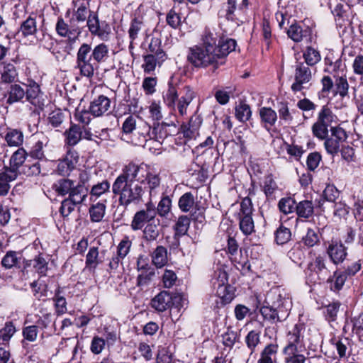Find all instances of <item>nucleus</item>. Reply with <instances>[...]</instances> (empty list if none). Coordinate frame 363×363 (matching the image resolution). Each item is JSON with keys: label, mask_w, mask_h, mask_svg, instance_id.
<instances>
[{"label": "nucleus", "mask_w": 363, "mask_h": 363, "mask_svg": "<svg viewBox=\"0 0 363 363\" xmlns=\"http://www.w3.org/2000/svg\"><path fill=\"white\" fill-rule=\"evenodd\" d=\"M154 220L147 213L144 211H139L136 212L131 222V228L133 230H141L145 225V223L150 222Z\"/></svg>", "instance_id": "obj_34"}, {"label": "nucleus", "mask_w": 363, "mask_h": 363, "mask_svg": "<svg viewBox=\"0 0 363 363\" xmlns=\"http://www.w3.org/2000/svg\"><path fill=\"white\" fill-rule=\"evenodd\" d=\"M25 98L35 107L43 110L45 106V100L43 98L40 86L35 82H31L30 84H25Z\"/></svg>", "instance_id": "obj_13"}, {"label": "nucleus", "mask_w": 363, "mask_h": 363, "mask_svg": "<svg viewBox=\"0 0 363 363\" xmlns=\"http://www.w3.org/2000/svg\"><path fill=\"white\" fill-rule=\"evenodd\" d=\"M187 60L196 67H206L213 65L217 68L220 65L223 64V62H218L214 50L201 45H196L189 49Z\"/></svg>", "instance_id": "obj_5"}, {"label": "nucleus", "mask_w": 363, "mask_h": 363, "mask_svg": "<svg viewBox=\"0 0 363 363\" xmlns=\"http://www.w3.org/2000/svg\"><path fill=\"white\" fill-rule=\"evenodd\" d=\"M288 36L294 42L298 43L303 39L310 40L312 35V30L309 27L303 28L296 23L290 26L287 30Z\"/></svg>", "instance_id": "obj_23"}, {"label": "nucleus", "mask_w": 363, "mask_h": 363, "mask_svg": "<svg viewBox=\"0 0 363 363\" xmlns=\"http://www.w3.org/2000/svg\"><path fill=\"white\" fill-rule=\"evenodd\" d=\"M85 177H86V174H80L79 182L77 184L74 183L67 197L79 204H81L84 201L89 192L88 187L85 185V182L86 180Z\"/></svg>", "instance_id": "obj_18"}, {"label": "nucleus", "mask_w": 363, "mask_h": 363, "mask_svg": "<svg viewBox=\"0 0 363 363\" xmlns=\"http://www.w3.org/2000/svg\"><path fill=\"white\" fill-rule=\"evenodd\" d=\"M312 74L311 69L303 62L298 63L296 65L294 82L291 88L294 92L301 91L306 88V84L311 81Z\"/></svg>", "instance_id": "obj_10"}, {"label": "nucleus", "mask_w": 363, "mask_h": 363, "mask_svg": "<svg viewBox=\"0 0 363 363\" xmlns=\"http://www.w3.org/2000/svg\"><path fill=\"white\" fill-rule=\"evenodd\" d=\"M150 125L138 115H129L122 124L121 138L135 145L144 146Z\"/></svg>", "instance_id": "obj_3"}, {"label": "nucleus", "mask_w": 363, "mask_h": 363, "mask_svg": "<svg viewBox=\"0 0 363 363\" xmlns=\"http://www.w3.org/2000/svg\"><path fill=\"white\" fill-rule=\"evenodd\" d=\"M90 33L102 40H107L111 33V27L106 21H102Z\"/></svg>", "instance_id": "obj_51"}, {"label": "nucleus", "mask_w": 363, "mask_h": 363, "mask_svg": "<svg viewBox=\"0 0 363 363\" xmlns=\"http://www.w3.org/2000/svg\"><path fill=\"white\" fill-rule=\"evenodd\" d=\"M235 115L239 121H247L252 115L250 106L243 101L240 102L235 108Z\"/></svg>", "instance_id": "obj_44"}, {"label": "nucleus", "mask_w": 363, "mask_h": 363, "mask_svg": "<svg viewBox=\"0 0 363 363\" xmlns=\"http://www.w3.org/2000/svg\"><path fill=\"white\" fill-rule=\"evenodd\" d=\"M178 93L176 87L172 84H169V87L163 98L164 103L169 108H174L176 101H178Z\"/></svg>", "instance_id": "obj_55"}, {"label": "nucleus", "mask_w": 363, "mask_h": 363, "mask_svg": "<svg viewBox=\"0 0 363 363\" xmlns=\"http://www.w3.org/2000/svg\"><path fill=\"white\" fill-rule=\"evenodd\" d=\"M145 26V23L141 17H134L130 21L128 31L129 39L132 40H137L141 32L144 30Z\"/></svg>", "instance_id": "obj_37"}, {"label": "nucleus", "mask_w": 363, "mask_h": 363, "mask_svg": "<svg viewBox=\"0 0 363 363\" xmlns=\"http://www.w3.org/2000/svg\"><path fill=\"white\" fill-rule=\"evenodd\" d=\"M176 132V126L173 123H157L154 124L152 130L150 126L148 135H146V142L149 140H155L160 142L169 135H172Z\"/></svg>", "instance_id": "obj_11"}, {"label": "nucleus", "mask_w": 363, "mask_h": 363, "mask_svg": "<svg viewBox=\"0 0 363 363\" xmlns=\"http://www.w3.org/2000/svg\"><path fill=\"white\" fill-rule=\"evenodd\" d=\"M289 259L297 264L299 266H301L302 262L305 258V252L302 249L301 246L299 244L295 245L287 254Z\"/></svg>", "instance_id": "obj_50"}, {"label": "nucleus", "mask_w": 363, "mask_h": 363, "mask_svg": "<svg viewBox=\"0 0 363 363\" xmlns=\"http://www.w3.org/2000/svg\"><path fill=\"white\" fill-rule=\"evenodd\" d=\"M110 187V183L107 180H104L92 186L90 191V195L91 196L98 198L102 194L108 192Z\"/></svg>", "instance_id": "obj_63"}, {"label": "nucleus", "mask_w": 363, "mask_h": 363, "mask_svg": "<svg viewBox=\"0 0 363 363\" xmlns=\"http://www.w3.org/2000/svg\"><path fill=\"white\" fill-rule=\"evenodd\" d=\"M16 332L15 326L12 322H6L4 327L0 330V344H6Z\"/></svg>", "instance_id": "obj_54"}, {"label": "nucleus", "mask_w": 363, "mask_h": 363, "mask_svg": "<svg viewBox=\"0 0 363 363\" xmlns=\"http://www.w3.org/2000/svg\"><path fill=\"white\" fill-rule=\"evenodd\" d=\"M167 57L159 59L158 57H155L153 55H145L143 56L144 63L142 65V68L146 74H150L154 72L157 65L161 66L163 62L165 61Z\"/></svg>", "instance_id": "obj_35"}, {"label": "nucleus", "mask_w": 363, "mask_h": 363, "mask_svg": "<svg viewBox=\"0 0 363 363\" xmlns=\"http://www.w3.org/2000/svg\"><path fill=\"white\" fill-rule=\"evenodd\" d=\"M49 141V138L43 133L38 135L36 140L29 150L28 156L36 160L46 161L45 150L48 146Z\"/></svg>", "instance_id": "obj_17"}, {"label": "nucleus", "mask_w": 363, "mask_h": 363, "mask_svg": "<svg viewBox=\"0 0 363 363\" xmlns=\"http://www.w3.org/2000/svg\"><path fill=\"white\" fill-rule=\"evenodd\" d=\"M349 89V84L346 78L339 77L336 79L335 83L334 94H339L342 98L347 96Z\"/></svg>", "instance_id": "obj_59"}, {"label": "nucleus", "mask_w": 363, "mask_h": 363, "mask_svg": "<svg viewBox=\"0 0 363 363\" xmlns=\"http://www.w3.org/2000/svg\"><path fill=\"white\" fill-rule=\"evenodd\" d=\"M37 31L36 16L32 13L21 22L17 34H21L23 38H28L35 35Z\"/></svg>", "instance_id": "obj_22"}, {"label": "nucleus", "mask_w": 363, "mask_h": 363, "mask_svg": "<svg viewBox=\"0 0 363 363\" xmlns=\"http://www.w3.org/2000/svg\"><path fill=\"white\" fill-rule=\"evenodd\" d=\"M103 262L99 256V248L91 247L86 255L85 267L89 271H94L97 266Z\"/></svg>", "instance_id": "obj_30"}, {"label": "nucleus", "mask_w": 363, "mask_h": 363, "mask_svg": "<svg viewBox=\"0 0 363 363\" xmlns=\"http://www.w3.org/2000/svg\"><path fill=\"white\" fill-rule=\"evenodd\" d=\"M295 210L298 217L309 218L313 214L314 206L311 201L304 200L296 203Z\"/></svg>", "instance_id": "obj_40"}, {"label": "nucleus", "mask_w": 363, "mask_h": 363, "mask_svg": "<svg viewBox=\"0 0 363 363\" xmlns=\"http://www.w3.org/2000/svg\"><path fill=\"white\" fill-rule=\"evenodd\" d=\"M184 94L177 101V108L180 116L186 115L187 108L196 96V93L189 86L184 88Z\"/></svg>", "instance_id": "obj_24"}, {"label": "nucleus", "mask_w": 363, "mask_h": 363, "mask_svg": "<svg viewBox=\"0 0 363 363\" xmlns=\"http://www.w3.org/2000/svg\"><path fill=\"white\" fill-rule=\"evenodd\" d=\"M303 58L306 62V65L308 67L316 65L320 60L321 57L318 50L308 46L303 52Z\"/></svg>", "instance_id": "obj_48"}, {"label": "nucleus", "mask_w": 363, "mask_h": 363, "mask_svg": "<svg viewBox=\"0 0 363 363\" xmlns=\"http://www.w3.org/2000/svg\"><path fill=\"white\" fill-rule=\"evenodd\" d=\"M48 263L40 254L33 259V268L40 276H45L48 269Z\"/></svg>", "instance_id": "obj_61"}, {"label": "nucleus", "mask_w": 363, "mask_h": 363, "mask_svg": "<svg viewBox=\"0 0 363 363\" xmlns=\"http://www.w3.org/2000/svg\"><path fill=\"white\" fill-rule=\"evenodd\" d=\"M110 50L108 45L101 43L94 48L91 43H82L77 52L76 67L80 74L87 78H92L99 66L108 62Z\"/></svg>", "instance_id": "obj_1"}, {"label": "nucleus", "mask_w": 363, "mask_h": 363, "mask_svg": "<svg viewBox=\"0 0 363 363\" xmlns=\"http://www.w3.org/2000/svg\"><path fill=\"white\" fill-rule=\"evenodd\" d=\"M89 3L86 2V4L82 3L79 5L76 11H74L73 13V16L74 17L76 21L78 23L85 22L88 18V16L91 11L89 9Z\"/></svg>", "instance_id": "obj_58"}, {"label": "nucleus", "mask_w": 363, "mask_h": 363, "mask_svg": "<svg viewBox=\"0 0 363 363\" xmlns=\"http://www.w3.org/2000/svg\"><path fill=\"white\" fill-rule=\"evenodd\" d=\"M1 84H12L18 79V71L16 67L11 63H3L0 70Z\"/></svg>", "instance_id": "obj_26"}, {"label": "nucleus", "mask_w": 363, "mask_h": 363, "mask_svg": "<svg viewBox=\"0 0 363 363\" xmlns=\"http://www.w3.org/2000/svg\"><path fill=\"white\" fill-rule=\"evenodd\" d=\"M190 223L189 216H180L173 227L174 230V238L178 240L181 237L185 235L189 230Z\"/></svg>", "instance_id": "obj_32"}, {"label": "nucleus", "mask_w": 363, "mask_h": 363, "mask_svg": "<svg viewBox=\"0 0 363 363\" xmlns=\"http://www.w3.org/2000/svg\"><path fill=\"white\" fill-rule=\"evenodd\" d=\"M328 274L326 267V259L320 255L311 261L305 269L306 277L311 283H317L325 279Z\"/></svg>", "instance_id": "obj_9"}, {"label": "nucleus", "mask_w": 363, "mask_h": 363, "mask_svg": "<svg viewBox=\"0 0 363 363\" xmlns=\"http://www.w3.org/2000/svg\"><path fill=\"white\" fill-rule=\"evenodd\" d=\"M172 200L169 196H164L157 207V213L161 217H166L171 210Z\"/></svg>", "instance_id": "obj_64"}, {"label": "nucleus", "mask_w": 363, "mask_h": 363, "mask_svg": "<svg viewBox=\"0 0 363 363\" xmlns=\"http://www.w3.org/2000/svg\"><path fill=\"white\" fill-rule=\"evenodd\" d=\"M65 143L69 146L76 145L82 138V128L77 124H72L70 127L65 130Z\"/></svg>", "instance_id": "obj_27"}, {"label": "nucleus", "mask_w": 363, "mask_h": 363, "mask_svg": "<svg viewBox=\"0 0 363 363\" xmlns=\"http://www.w3.org/2000/svg\"><path fill=\"white\" fill-rule=\"evenodd\" d=\"M291 306V302L286 291L280 286H277L267 293L259 313L264 320L276 324L286 319Z\"/></svg>", "instance_id": "obj_2"}, {"label": "nucleus", "mask_w": 363, "mask_h": 363, "mask_svg": "<svg viewBox=\"0 0 363 363\" xmlns=\"http://www.w3.org/2000/svg\"><path fill=\"white\" fill-rule=\"evenodd\" d=\"M296 201L290 196L281 199L278 203L279 209L284 214L292 213L296 209Z\"/></svg>", "instance_id": "obj_56"}, {"label": "nucleus", "mask_w": 363, "mask_h": 363, "mask_svg": "<svg viewBox=\"0 0 363 363\" xmlns=\"http://www.w3.org/2000/svg\"><path fill=\"white\" fill-rule=\"evenodd\" d=\"M28 153L23 147H19L11 155L9 161L10 166L19 172V168L26 162V157Z\"/></svg>", "instance_id": "obj_36"}, {"label": "nucleus", "mask_w": 363, "mask_h": 363, "mask_svg": "<svg viewBox=\"0 0 363 363\" xmlns=\"http://www.w3.org/2000/svg\"><path fill=\"white\" fill-rule=\"evenodd\" d=\"M195 203L194 197L191 192L184 194L179 199L178 206L182 212H189Z\"/></svg>", "instance_id": "obj_49"}, {"label": "nucleus", "mask_w": 363, "mask_h": 363, "mask_svg": "<svg viewBox=\"0 0 363 363\" xmlns=\"http://www.w3.org/2000/svg\"><path fill=\"white\" fill-rule=\"evenodd\" d=\"M253 211L251 199L248 196L242 199L238 213V220L240 230L245 236L251 235L255 233V223L252 218Z\"/></svg>", "instance_id": "obj_7"}, {"label": "nucleus", "mask_w": 363, "mask_h": 363, "mask_svg": "<svg viewBox=\"0 0 363 363\" xmlns=\"http://www.w3.org/2000/svg\"><path fill=\"white\" fill-rule=\"evenodd\" d=\"M110 106L111 100L106 96L100 95L91 102L89 110L91 115L99 117L108 112Z\"/></svg>", "instance_id": "obj_21"}, {"label": "nucleus", "mask_w": 363, "mask_h": 363, "mask_svg": "<svg viewBox=\"0 0 363 363\" xmlns=\"http://www.w3.org/2000/svg\"><path fill=\"white\" fill-rule=\"evenodd\" d=\"M74 182L68 178H62L55 181L52 185V190L58 195L65 196L69 194Z\"/></svg>", "instance_id": "obj_31"}, {"label": "nucleus", "mask_w": 363, "mask_h": 363, "mask_svg": "<svg viewBox=\"0 0 363 363\" xmlns=\"http://www.w3.org/2000/svg\"><path fill=\"white\" fill-rule=\"evenodd\" d=\"M5 140L10 147H20L23 143V133L18 129H9L5 135Z\"/></svg>", "instance_id": "obj_38"}, {"label": "nucleus", "mask_w": 363, "mask_h": 363, "mask_svg": "<svg viewBox=\"0 0 363 363\" xmlns=\"http://www.w3.org/2000/svg\"><path fill=\"white\" fill-rule=\"evenodd\" d=\"M303 330L304 327L301 324H296L291 330H289L286 335V345L283 350L285 354H294L306 350Z\"/></svg>", "instance_id": "obj_8"}, {"label": "nucleus", "mask_w": 363, "mask_h": 363, "mask_svg": "<svg viewBox=\"0 0 363 363\" xmlns=\"http://www.w3.org/2000/svg\"><path fill=\"white\" fill-rule=\"evenodd\" d=\"M79 157L76 152L68 151L63 159L57 161L56 172L61 176H69L70 172L75 169Z\"/></svg>", "instance_id": "obj_16"}, {"label": "nucleus", "mask_w": 363, "mask_h": 363, "mask_svg": "<svg viewBox=\"0 0 363 363\" xmlns=\"http://www.w3.org/2000/svg\"><path fill=\"white\" fill-rule=\"evenodd\" d=\"M106 208V205L103 203L98 202L92 204L89 209L91 221L96 223L101 221L105 216Z\"/></svg>", "instance_id": "obj_43"}, {"label": "nucleus", "mask_w": 363, "mask_h": 363, "mask_svg": "<svg viewBox=\"0 0 363 363\" xmlns=\"http://www.w3.org/2000/svg\"><path fill=\"white\" fill-rule=\"evenodd\" d=\"M327 253L331 262L337 265L344 262L347 256V248L341 241L331 240L327 248Z\"/></svg>", "instance_id": "obj_15"}, {"label": "nucleus", "mask_w": 363, "mask_h": 363, "mask_svg": "<svg viewBox=\"0 0 363 363\" xmlns=\"http://www.w3.org/2000/svg\"><path fill=\"white\" fill-rule=\"evenodd\" d=\"M245 342L251 353L254 352L256 347L260 342V333L257 330L250 331L245 338Z\"/></svg>", "instance_id": "obj_57"}, {"label": "nucleus", "mask_w": 363, "mask_h": 363, "mask_svg": "<svg viewBox=\"0 0 363 363\" xmlns=\"http://www.w3.org/2000/svg\"><path fill=\"white\" fill-rule=\"evenodd\" d=\"M334 117L335 116L331 109L327 105H325L319 112L316 122L320 125L330 128L332 122L333 121Z\"/></svg>", "instance_id": "obj_46"}, {"label": "nucleus", "mask_w": 363, "mask_h": 363, "mask_svg": "<svg viewBox=\"0 0 363 363\" xmlns=\"http://www.w3.org/2000/svg\"><path fill=\"white\" fill-rule=\"evenodd\" d=\"M153 264L157 267L161 268L167 263V250L162 246H157L152 255Z\"/></svg>", "instance_id": "obj_42"}, {"label": "nucleus", "mask_w": 363, "mask_h": 363, "mask_svg": "<svg viewBox=\"0 0 363 363\" xmlns=\"http://www.w3.org/2000/svg\"><path fill=\"white\" fill-rule=\"evenodd\" d=\"M41 172L42 169L40 160H37L34 162H30V160H28L23 165L21 172L27 177H35L41 174Z\"/></svg>", "instance_id": "obj_45"}, {"label": "nucleus", "mask_w": 363, "mask_h": 363, "mask_svg": "<svg viewBox=\"0 0 363 363\" xmlns=\"http://www.w3.org/2000/svg\"><path fill=\"white\" fill-rule=\"evenodd\" d=\"M19 172H20L13 169L11 166L4 167L0 172V181L9 184L10 182L16 179Z\"/></svg>", "instance_id": "obj_62"}, {"label": "nucleus", "mask_w": 363, "mask_h": 363, "mask_svg": "<svg viewBox=\"0 0 363 363\" xmlns=\"http://www.w3.org/2000/svg\"><path fill=\"white\" fill-rule=\"evenodd\" d=\"M61 290L58 288L55 292L54 297L52 298L55 302V308L57 315H61L65 313L67 311V301L65 298L60 295Z\"/></svg>", "instance_id": "obj_47"}, {"label": "nucleus", "mask_w": 363, "mask_h": 363, "mask_svg": "<svg viewBox=\"0 0 363 363\" xmlns=\"http://www.w3.org/2000/svg\"><path fill=\"white\" fill-rule=\"evenodd\" d=\"M57 33L64 38H67L70 50H72V45L78 39L81 31L79 28L69 27L62 17L57 18L55 26Z\"/></svg>", "instance_id": "obj_14"}, {"label": "nucleus", "mask_w": 363, "mask_h": 363, "mask_svg": "<svg viewBox=\"0 0 363 363\" xmlns=\"http://www.w3.org/2000/svg\"><path fill=\"white\" fill-rule=\"evenodd\" d=\"M259 113L261 122L264 124V127L269 130L277 121V112L272 108L262 107L259 109Z\"/></svg>", "instance_id": "obj_29"}, {"label": "nucleus", "mask_w": 363, "mask_h": 363, "mask_svg": "<svg viewBox=\"0 0 363 363\" xmlns=\"http://www.w3.org/2000/svg\"><path fill=\"white\" fill-rule=\"evenodd\" d=\"M228 276L226 271L218 267L215 269L211 279V284L216 289V294L225 303H230L234 298L232 287L228 284Z\"/></svg>", "instance_id": "obj_6"}, {"label": "nucleus", "mask_w": 363, "mask_h": 363, "mask_svg": "<svg viewBox=\"0 0 363 363\" xmlns=\"http://www.w3.org/2000/svg\"><path fill=\"white\" fill-rule=\"evenodd\" d=\"M112 192L114 195L119 196L120 205L127 207L131 203H140L143 201L145 189L138 182H123L120 179L113 183Z\"/></svg>", "instance_id": "obj_4"}, {"label": "nucleus", "mask_w": 363, "mask_h": 363, "mask_svg": "<svg viewBox=\"0 0 363 363\" xmlns=\"http://www.w3.org/2000/svg\"><path fill=\"white\" fill-rule=\"evenodd\" d=\"M145 167L143 164H138L134 162H130L122 169V173L117 177L115 181L123 180V182H138L140 179V174L143 177V173Z\"/></svg>", "instance_id": "obj_12"}, {"label": "nucleus", "mask_w": 363, "mask_h": 363, "mask_svg": "<svg viewBox=\"0 0 363 363\" xmlns=\"http://www.w3.org/2000/svg\"><path fill=\"white\" fill-rule=\"evenodd\" d=\"M347 279L346 275L341 271H335L333 276L328 279L330 290L334 292L340 291L342 289Z\"/></svg>", "instance_id": "obj_41"}, {"label": "nucleus", "mask_w": 363, "mask_h": 363, "mask_svg": "<svg viewBox=\"0 0 363 363\" xmlns=\"http://www.w3.org/2000/svg\"><path fill=\"white\" fill-rule=\"evenodd\" d=\"M277 351L278 345L277 344L267 345L262 351L257 363H274Z\"/></svg>", "instance_id": "obj_39"}, {"label": "nucleus", "mask_w": 363, "mask_h": 363, "mask_svg": "<svg viewBox=\"0 0 363 363\" xmlns=\"http://www.w3.org/2000/svg\"><path fill=\"white\" fill-rule=\"evenodd\" d=\"M291 233L290 229L281 225L275 231V241L278 245H284L291 240Z\"/></svg>", "instance_id": "obj_53"}, {"label": "nucleus", "mask_w": 363, "mask_h": 363, "mask_svg": "<svg viewBox=\"0 0 363 363\" xmlns=\"http://www.w3.org/2000/svg\"><path fill=\"white\" fill-rule=\"evenodd\" d=\"M237 43L236 41L231 38H227L219 41L218 45L216 50V54L218 62H223L224 57H225L230 52L235 50Z\"/></svg>", "instance_id": "obj_25"}, {"label": "nucleus", "mask_w": 363, "mask_h": 363, "mask_svg": "<svg viewBox=\"0 0 363 363\" xmlns=\"http://www.w3.org/2000/svg\"><path fill=\"white\" fill-rule=\"evenodd\" d=\"M19 255L20 253L16 251H8L1 259V263L2 267L6 269H10L13 267L20 268L19 264L21 263L22 257L21 256H18Z\"/></svg>", "instance_id": "obj_33"}, {"label": "nucleus", "mask_w": 363, "mask_h": 363, "mask_svg": "<svg viewBox=\"0 0 363 363\" xmlns=\"http://www.w3.org/2000/svg\"><path fill=\"white\" fill-rule=\"evenodd\" d=\"M25 84H10L6 88V91L4 94L6 104L12 105L16 103L23 102L25 98Z\"/></svg>", "instance_id": "obj_19"}, {"label": "nucleus", "mask_w": 363, "mask_h": 363, "mask_svg": "<svg viewBox=\"0 0 363 363\" xmlns=\"http://www.w3.org/2000/svg\"><path fill=\"white\" fill-rule=\"evenodd\" d=\"M150 53L148 55H153L155 57H158L159 59L167 57L166 53L161 48V40L157 38L151 39L150 43L148 47Z\"/></svg>", "instance_id": "obj_60"}, {"label": "nucleus", "mask_w": 363, "mask_h": 363, "mask_svg": "<svg viewBox=\"0 0 363 363\" xmlns=\"http://www.w3.org/2000/svg\"><path fill=\"white\" fill-rule=\"evenodd\" d=\"M138 268L142 270V272L137 277V285L138 286L148 285L155 274L154 269L148 267L147 264L141 265L140 260L138 261Z\"/></svg>", "instance_id": "obj_28"}, {"label": "nucleus", "mask_w": 363, "mask_h": 363, "mask_svg": "<svg viewBox=\"0 0 363 363\" xmlns=\"http://www.w3.org/2000/svg\"><path fill=\"white\" fill-rule=\"evenodd\" d=\"M159 235L160 228L158 224L149 223L143 230V238L147 241H155L157 240Z\"/></svg>", "instance_id": "obj_52"}, {"label": "nucleus", "mask_w": 363, "mask_h": 363, "mask_svg": "<svg viewBox=\"0 0 363 363\" xmlns=\"http://www.w3.org/2000/svg\"><path fill=\"white\" fill-rule=\"evenodd\" d=\"M172 295L166 291H162L152 298L150 306L157 312H164L173 306Z\"/></svg>", "instance_id": "obj_20"}]
</instances>
